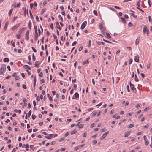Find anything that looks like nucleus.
Listing matches in <instances>:
<instances>
[{"label":"nucleus","instance_id":"64","mask_svg":"<svg viewBox=\"0 0 152 152\" xmlns=\"http://www.w3.org/2000/svg\"><path fill=\"white\" fill-rule=\"evenodd\" d=\"M18 53H21L22 52V50L21 49H18Z\"/></svg>","mask_w":152,"mask_h":152},{"label":"nucleus","instance_id":"61","mask_svg":"<svg viewBox=\"0 0 152 152\" xmlns=\"http://www.w3.org/2000/svg\"><path fill=\"white\" fill-rule=\"evenodd\" d=\"M62 14L63 15L65 16L66 15L65 12L64 11H62Z\"/></svg>","mask_w":152,"mask_h":152},{"label":"nucleus","instance_id":"62","mask_svg":"<svg viewBox=\"0 0 152 152\" xmlns=\"http://www.w3.org/2000/svg\"><path fill=\"white\" fill-rule=\"evenodd\" d=\"M150 109V108L149 107H146L145 108L144 110V111H146L147 110H148Z\"/></svg>","mask_w":152,"mask_h":152},{"label":"nucleus","instance_id":"35","mask_svg":"<svg viewBox=\"0 0 152 152\" xmlns=\"http://www.w3.org/2000/svg\"><path fill=\"white\" fill-rule=\"evenodd\" d=\"M102 25L103 24L102 23H101L99 24V26L101 29L103 28Z\"/></svg>","mask_w":152,"mask_h":152},{"label":"nucleus","instance_id":"12","mask_svg":"<svg viewBox=\"0 0 152 152\" xmlns=\"http://www.w3.org/2000/svg\"><path fill=\"white\" fill-rule=\"evenodd\" d=\"M26 28L23 27L20 29L19 30V33L20 34L24 30L26 29Z\"/></svg>","mask_w":152,"mask_h":152},{"label":"nucleus","instance_id":"49","mask_svg":"<svg viewBox=\"0 0 152 152\" xmlns=\"http://www.w3.org/2000/svg\"><path fill=\"white\" fill-rule=\"evenodd\" d=\"M125 121V119H124L122 121H121L119 122L118 123V124L121 125V124L123 122H124Z\"/></svg>","mask_w":152,"mask_h":152},{"label":"nucleus","instance_id":"16","mask_svg":"<svg viewBox=\"0 0 152 152\" xmlns=\"http://www.w3.org/2000/svg\"><path fill=\"white\" fill-rule=\"evenodd\" d=\"M8 25V22H7L5 23V25L4 28V30H6V29H7V28Z\"/></svg>","mask_w":152,"mask_h":152},{"label":"nucleus","instance_id":"10","mask_svg":"<svg viewBox=\"0 0 152 152\" xmlns=\"http://www.w3.org/2000/svg\"><path fill=\"white\" fill-rule=\"evenodd\" d=\"M133 92L136 91V88H134V84L130 86Z\"/></svg>","mask_w":152,"mask_h":152},{"label":"nucleus","instance_id":"58","mask_svg":"<svg viewBox=\"0 0 152 152\" xmlns=\"http://www.w3.org/2000/svg\"><path fill=\"white\" fill-rule=\"evenodd\" d=\"M55 142H56L55 141H52L51 142V143H50V144L51 145H54L55 143Z\"/></svg>","mask_w":152,"mask_h":152},{"label":"nucleus","instance_id":"60","mask_svg":"<svg viewBox=\"0 0 152 152\" xmlns=\"http://www.w3.org/2000/svg\"><path fill=\"white\" fill-rule=\"evenodd\" d=\"M94 126V123L90 125V127L91 128H93Z\"/></svg>","mask_w":152,"mask_h":152},{"label":"nucleus","instance_id":"52","mask_svg":"<svg viewBox=\"0 0 152 152\" xmlns=\"http://www.w3.org/2000/svg\"><path fill=\"white\" fill-rule=\"evenodd\" d=\"M50 27L51 28V29L52 30L53 29V23H51L50 24Z\"/></svg>","mask_w":152,"mask_h":152},{"label":"nucleus","instance_id":"23","mask_svg":"<svg viewBox=\"0 0 152 152\" xmlns=\"http://www.w3.org/2000/svg\"><path fill=\"white\" fill-rule=\"evenodd\" d=\"M29 147V145L28 144H26V145L23 144L22 145V147L24 148L25 147L26 148H28Z\"/></svg>","mask_w":152,"mask_h":152},{"label":"nucleus","instance_id":"38","mask_svg":"<svg viewBox=\"0 0 152 152\" xmlns=\"http://www.w3.org/2000/svg\"><path fill=\"white\" fill-rule=\"evenodd\" d=\"M93 13L94 14V15L96 16L97 15V13L96 10H94L93 11Z\"/></svg>","mask_w":152,"mask_h":152},{"label":"nucleus","instance_id":"56","mask_svg":"<svg viewBox=\"0 0 152 152\" xmlns=\"http://www.w3.org/2000/svg\"><path fill=\"white\" fill-rule=\"evenodd\" d=\"M41 113L42 114H47V111L44 110V111H42Z\"/></svg>","mask_w":152,"mask_h":152},{"label":"nucleus","instance_id":"9","mask_svg":"<svg viewBox=\"0 0 152 152\" xmlns=\"http://www.w3.org/2000/svg\"><path fill=\"white\" fill-rule=\"evenodd\" d=\"M130 132L131 131H127L125 132V133L124 137H127L129 135Z\"/></svg>","mask_w":152,"mask_h":152},{"label":"nucleus","instance_id":"17","mask_svg":"<svg viewBox=\"0 0 152 152\" xmlns=\"http://www.w3.org/2000/svg\"><path fill=\"white\" fill-rule=\"evenodd\" d=\"M142 2L141 0H139L137 4V5L138 7H140V3Z\"/></svg>","mask_w":152,"mask_h":152},{"label":"nucleus","instance_id":"36","mask_svg":"<svg viewBox=\"0 0 152 152\" xmlns=\"http://www.w3.org/2000/svg\"><path fill=\"white\" fill-rule=\"evenodd\" d=\"M150 64L149 63L148 64L147 66V69H149L150 67Z\"/></svg>","mask_w":152,"mask_h":152},{"label":"nucleus","instance_id":"28","mask_svg":"<svg viewBox=\"0 0 152 152\" xmlns=\"http://www.w3.org/2000/svg\"><path fill=\"white\" fill-rule=\"evenodd\" d=\"M58 18H59V19H60L61 20V22L63 21V19L62 18V16H61V15H58Z\"/></svg>","mask_w":152,"mask_h":152},{"label":"nucleus","instance_id":"15","mask_svg":"<svg viewBox=\"0 0 152 152\" xmlns=\"http://www.w3.org/2000/svg\"><path fill=\"white\" fill-rule=\"evenodd\" d=\"M121 21L122 22L124 23H126V20L123 17L121 18Z\"/></svg>","mask_w":152,"mask_h":152},{"label":"nucleus","instance_id":"19","mask_svg":"<svg viewBox=\"0 0 152 152\" xmlns=\"http://www.w3.org/2000/svg\"><path fill=\"white\" fill-rule=\"evenodd\" d=\"M134 126V124H131L129 125H128L127 126V128H131L133 127Z\"/></svg>","mask_w":152,"mask_h":152},{"label":"nucleus","instance_id":"4","mask_svg":"<svg viewBox=\"0 0 152 152\" xmlns=\"http://www.w3.org/2000/svg\"><path fill=\"white\" fill-rule=\"evenodd\" d=\"M87 23V22L86 21H84L82 24L81 27L80 29H83L86 26Z\"/></svg>","mask_w":152,"mask_h":152},{"label":"nucleus","instance_id":"37","mask_svg":"<svg viewBox=\"0 0 152 152\" xmlns=\"http://www.w3.org/2000/svg\"><path fill=\"white\" fill-rule=\"evenodd\" d=\"M20 36H21V35L20 34H18L17 36H16V37L18 39H20Z\"/></svg>","mask_w":152,"mask_h":152},{"label":"nucleus","instance_id":"42","mask_svg":"<svg viewBox=\"0 0 152 152\" xmlns=\"http://www.w3.org/2000/svg\"><path fill=\"white\" fill-rule=\"evenodd\" d=\"M34 28L35 29V31H37V27L36 26L34 25Z\"/></svg>","mask_w":152,"mask_h":152},{"label":"nucleus","instance_id":"20","mask_svg":"<svg viewBox=\"0 0 152 152\" xmlns=\"http://www.w3.org/2000/svg\"><path fill=\"white\" fill-rule=\"evenodd\" d=\"M113 118H115V119H118L120 118V116H116L115 114L113 116Z\"/></svg>","mask_w":152,"mask_h":152},{"label":"nucleus","instance_id":"40","mask_svg":"<svg viewBox=\"0 0 152 152\" xmlns=\"http://www.w3.org/2000/svg\"><path fill=\"white\" fill-rule=\"evenodd\" d=\"M29 13H30V16L31 17V19L34 18L32 14L31 11H30Z\"/></svg>","mask_w":152,"mask_h":152},{"label":"nucleus","instance_id":"25","mask_svg":"<svg viewBox=\"0 0 152 152\" xmlns=\"http://www.w3.org/2000/svg\"><path fill=\"white\" fill-rule=\"evenodd\" d=\"M88 60H86L84 61L83 62V65H85L86 64H88Z\"/></svg>","mask_w":152,"mask_h":152},{"label":"nucleus","instance_id":"24","mask_svg":"<svg viewBox=\"0 0 152 152\" xmlns=\"http://www.w3.org/2000/svg\"><path fill=\"white\" fill-rule=\"evenodd\" d=\"M74 96L76 98H78L79 96V94L77 92L75 93L74 94Z\"/></svg>","mask_w":152,"mask_h":152},{"label":"nucleus","instance_id":"41","mask_svg":"<svg viewBox=\"0 0 152 152\" xmlns=\"http://www.w3.org/2000/svg\"><path fill=\"white\" fill-rule=\"evenodd\" d=\"M22 100L23 102H27L28 101L27 99L25 98H23L22 99Z\"/></svg>","mask_w":152,"mask_h":152},{"label":"nucleus","instance_id":"30","mask_svg":"<svg viewBox=\"0 0 152 152\" xmlns=\"http://www.w3.org/2000/svg\"><path fill=\"white\" fill-rule=\"evenodd\" d=\"M31 23L29 21V23L28 24V27L30 29H31Z\"/></svg>","mask_w":152,"mask_h":152},{"label":"nucleus","instance_id":"48","mask_svg":"<svg viewBox=\"0 0 152 152\" xmlns=\"http://www.w3.org/2000/svg\"><path fill=\"white\" fill-rule=\"evenodd\" d=\"M83 127V124H80L78 126V127L79 128H82V127Z\"/></svg>","mask_w":152,"mask_h":152},{"label":"nucleus","instance_id":"39","mask_svg":"<svg viewBox=\"0 0 152 152\" xmlns=\"http://www.w3.org/2000/svg\"><path fill=\"white\" fill-rule=\"evenodd\" d=\"M148 4H149V6L151 7V1L150 0H148Z\"/></svg>","mask_w":152,"mask_h":152},{"label":"nucleus","instance_id":"53","mask_svg":"<svg viewBox=\"0 0 152 152\" xmlns=\"http://www.w3.org/2000/svg\"><path fill=\"white\" fill-rule=\"evenodd\" d=\"M140 106V104H138L136 105V108H138Z\"/></svg>","mask_w":152,"mask_h":152},{"label":"nucleus","instance_id":"47","mask_svg":"<svg viewBox=\"0 0 152 152\" xmlns=\"http://www.w3.org/2000/svg\"><path fill=\"white\" fill-rule=\"evenodd\" d=\"M32 58L33 60L34 61H35V60L36 58L34 54H33L32 55Z\"/></svg>","mask_w":152,"mask_h":152},{"label":"nucleus","instance_id":"8","mask_svg":"<svg viewBox=\"0 0 152 152\" xmlns=\"http://www.w3.org/2000/svg\"><path fill=\"white\" fill-rule=\"evenodd\" d=\"M53 134H50L48 135L47 134V136H45V137L48 139H50L53 138Z\"/></svg>","mask_w":152,"mask_h":152},{"label":"nucleus","instance_id":"33","mask_svg":"<svg viewBox=\"0 0 152 152\" xmlns=\"http://www.w3.org/2000/svg\"><path fill=\"white\" fill-rule=\"evenodd\" d=\"M12 12V9H11L10 10V11L9 12L8 14H9V16H10L11 15Z\"/></svg>","mask_w":152,"mask_h":152},{"label":"nucleus","instance_id":"29","mask_svg":"<svg viewBox=\"0 0 152 152\" xmlns=\"http://www.w3.org/2000/svg\"><path fill=\"white\" fill-rule=\"evenodd\" d=\"M106 35L107 37L108 38H110L111 37L110 35L107 33H106Z\"/></svg>","mask_w":152,"mask_h":152},{"label":"nucleus","instance_id":"26","mask_svg":"<svg viewBox=\"0 0 152 152\" xmlns=\"http://www.w3.org/2000/svg\"><path fill=\"white\" fill-rule=\"evenodd\" d=\"M140 39L138 38H137L136 40L135 44L136 45H137L139 43V41Z\"/></svg>","mask_w":152,"mask_h":152},{"label":"nucleus","instance_id":"59","mask_svg":"<svg viewBox=\"0 0 152 152\" xmlns=\"http://www.w3.org/2000/svg\"><path fill=\"white\" fill-rule=\"evenodd\" d=\"M36 100L38 101H39L40 98H39V96H37V98H36Z\"/></svg>","mask_w":152,"mask_h":152},{"label":"nucleus","instance_id":"22","mask_svg":"<svg viewBox=\"0 0 152 152\" xmlns=\"http://www.w3.org/2000/svg\"><path fill=\"white\" fill-rule=\"evenodd\" d=\"M3 61L4 62H8L9 61V59L8 58H6L4 59Z\"/></svg>","mask_w":152,"mask_h":152},{"label":"nucleus","instance_id":"32","mask_svg":"<svg viewBox=\"0 0 152 152\" xmlns=\"http://www.w3.org/2000/svg\"><path fill=\"white\" fill-rule=\"evenodd\" d=\"M80 146H77L74 149V150L75 151H77L78 150V149L79 148Z\"/></svg>","mask_w":152,"mask_h":152},{"label":"nucleus","instance_id":"7","mask_svg":"<svg viewBox=\"0 0 152 152\" xmlns=\"http://www.w3.org/2000/svg\"><path fill=\"white\" fill-rule=\"evenodd\" d=\"M29 30H27L25 34L26 39L28 41L29 40Z\"/></svg>","mask_w":152,"mask_h":152},{"label":"nucleus","instance_id":"45","mask_svg":"<svg viewBox=\"0 0 152 152\" xmlns=\"http://www.w3.org/2000/svg\"><path fill=\"white\" fill-rule=\"evenodd\" d=\"M31 48L34 52H37V50L34 47H32Z\"/></svg>","mask_w":152,"mask_h":152},{"label":"nucleus","instance_id":"54","mask_svg":"<svg viewBox=\"0 0 152 152\" xmlns=\"http://www.w3.org/2000/svg\"><path fill=\"white\" fill-rule=\"evenodd\" d=\"M17 18H18L17 16L14 17L13 18V21H15V20Z\"/></svg>","mask_w":152,"mask_h":152},{"label":"nucleus","instance_id":"5","mask_svg":"<svg viewBox=\"0 0 152 152\" xmlns=\"http://www.w3.org/2000/svg\"><path fill=\"white\" fill-rule=\"evenodd\" d=\"M20 24H21L20 23H17V24H16L15 26H13L11 28L12 30H15V29L17 28L18 27H19V26L20 25Z\"/></svg>","mask_w":152,"mask_h":152},{"label":"nucleus","instance_id":"21","mask_svg":"<svg viewBox=\"0 0 152 152\" xmlns=\"http://www.w3.org/2000/svg\"><path fill=\"white\" fill-rule=\"evenodd\" d=\"M77 132V131L76 130H73L71 132V134L72 135L76 134Z\"/></svg>","mask_w":152,"mask_h":152},{"label":"nucleus","instance_id":"43","mask_svg":"<svg viewBox=\"0 0 152 152\" xmlns=\"http://www.w3.org/2000/svg\"><path fill=\"white\" fill-rule=\"evenodd\" d=\"M145 144L146 145H148L149 142L147 140H146V141H145Z\"/></svg>","mask_w":152,"mask_h":152},{"label":"nucleus","instance_id":"34","mask_svg":"<svg viewBox=\"0 0 152 152\" xmlns=\"http://www.w3.org/2000/svg\"><path fill=\"white\" fill-rule=\"evenodd\" d=\"M97 43L99 45H101V44L102 45L104 44V43L103 42H97Z\"/></svg>","mask_w":152,"mask_h":152},{"label":"nucleus","instance_id":"57","mask_svg":"<svg viewBox=\"0 0 152 152\" xmlns=\"http://www.w3.org/2000/svg\"><path fill=\"white\" fill-rule=\"evenodd\" d=\"M149 127V125L148 124H146L143 126V127H145L146 128H148Z\"/></svg>","mask_w":152,"mask_h":152},{"label":"nucleus","instance_id":"13","mask_svg":"<svg viewBox=\"0 0 152 152\" xmlns=\"http://www.w3.org/2000/svg\"><path fill=\"white\" fill-rule=\"evenodd\" d=\"M23 67L26 69L31 70V68L28 65H25L23 66Z\"/></svg>","mask_w":152,"mask_h":152},{"label":"nucleus","instance_id":"18","mask_svg":"<svg viewBox=\"0 0 152 152\" xmlns=\"http://www.w3.org/2000/svg\"><path fill=\"white\" fill-rule=\"evenodd\" d=\"M40 63L39 62L37 61L35 63V67H37V66L39 65Z\"/></svg>","mask_w":152,"mask_h":152},{"label":"nucleus","instance_id":"44","mask_svg":"<svg viewBox=\"0 0 152 152\" xmlns=\"http://www.w3.org/2000/svg\"><path fill=\"white\" fill-rule=\"evenodd\" d=\"M23 88L24 89H26L27 87L25 84H23L22 85Z\"/></svg>","mask_w":152,"mask_h":152},{"label":"nucleus","instance_id":"55","mask_svg":"<svg viewBox=\"0 0 152 152\" xmlns=\"http://www.w3.org/2000/svg\"><path fill=\"white\" fill-rule=\"evenodd\" d=\"M65 139V138L64 137H63L61 138L59 140V141L61 142L63 141Z\"/></svg>","mask_w":152,"mask_h":152},{"label":"nucleus","instance_id":"11","mask_svg":"<svg viewBox=\"0 0 152 152\" xmlns=\"http://www.w3.org/2000/svg\"><path fill=\"white\" fill-rule=\"evenodd\" d=\"M39 36V34H38L37 31H35V35H34V38L35 40H37L38 37Z\"/></svg>","mask_w":152,"mask_h":152},{"label":"nucleus","instance_id":"1","mask_svg":"<svg viewBox=\"0 0 152 152\" xmlns=\"http://www.w3.org/2000/svg\"><path fill=\"white\" fill-rule=\"evenodd\" d=\"M6 69V66L5 64H2L0 68V75H3Z\"/></svg>","mask_w":152,"mask_h":152},{"label":"nucleus","instance_id":"46","mask_svg":"<svg viewBox=\"0 0 152 152\" xmlns=\"http://www.w3.org/2000/svg\"><path fill=\"white\" fill-rule=\"evenodd\" d=\"M31 110H30L28 113V116L30 117L31 116Z\"/></svg>","mask_w":152,"mask_h":152},{"label":"nucleus","instance_id":"2","mask_svg":"<svg viewBox=\"0 0 152 152\" xmlns=\"http://www.w3.org/2000/svg\"><path fill=\"white\" fill-rule=\"evenodd\" d=\"M20 5L21 3L20 2L18 3L17 4H16V2H15L12 4L11 7H13L14 8L19 7H20Z\"/></svg>","mask_w":152,"mask_h":152},{"label":"nucleus","instance_id":"50","mask_svg":"<svg viewBox=\"0 0 152 152\" xmlns=\"http://www.w3.org/2000/svg\"><path fill=\"white\" fill-rule=\"evenodd\" d=\"M77 43V42L76 41H75L72 44V46H74Z\"/></svg>","mask_w":152,"mask_h":152},{"label":"nucleus","instance_id":"3","mask_svg":"<svg viewBox=\"0 0 152 152\" xmlns=\"http://www.w3.org/2000/svg\"><path fill=\"white\" fill-rule=\"evenodd\" d=\"M148 29L147 28V27L146 26H144L143 29V32L144 34L147 33V34L148 35Z\"/></svg>","mask_w":152,"mask_h":152},{"label":"nucleus","instance_id":"51","mask_svg":"<svg viewBox=\"0 0 152 152\" xmlns=\"http://www.w3.org/2000/svg\"><path fill=\"white\" fill-rule=\"evenodd\" d=\"M34 6V4L32 3H31L30 4V7L31 9L32 8V7H33V6Z\"/></svg>","mask_w":152,"mask_h":152},{"label":"nucleus","instance_id":"63","mask_svg":"<svg viewBox=\"0 0 152 152\" xmlns=\"http://www.w3.org/2000/svg\"><path fill=\"white\" fill-rule=\"evenodd\" d=\"M19 76H15V79H16V80H19Z\"/></svg>","mask_w":152,"mask_h":152},{"label":"nucleus","instance_id":"6","mask_svg":"<svg viewBox=\"0 0 152 152\" xmlns=\"http://www.w3.org/2000/svg\"><path fill=\"white\" fill-rule=\"evenodd\" d=\"M109 133V132L107 131L105 132L100 137V139H104L107 136V134Z\"/></svg>","mask_w":152,"mask_h":152},{"label":"nucleus","instance_id":"27","mask_svg":"<svg viewBox=\"0 0 152 152\" xmlns=\"http://www.w3.org/2000/svg\"><path fill=\"white\" fill-rule=\"evenodd\" d=\"M97 142V141L96 140H93L92 141V144L93 145H95L96 143Z\"/></svg>","mask_w":152,"mask_h":152},{"label":"nucleus","instance_id":"14","mask_svg":"<svg viewBox=\"0 0 152 152\" xmlns=\"http://www.w3.org/2000/svg\"><path fill=\"white\" fill-rule=\"evenodd\" d=\"M139 57L138 56H136L134 58V61L136 62H138L139 61Z\"/></svg>","mask_w":152,"mask_h":152},{"label":"nucleus","instance_id":"31","mask_svg":"<svg viewBox=\"0 0 152 152\" xmlns=\"http://www.w3.org/2000/svg\"><path fill=\"white\" fill-rule=\"evenodd\" d=\"M134 80L136 82H138L139 81L136 75H135Z\"/></svg>","mask_w":152,"mask_h":152}]
</instances>
